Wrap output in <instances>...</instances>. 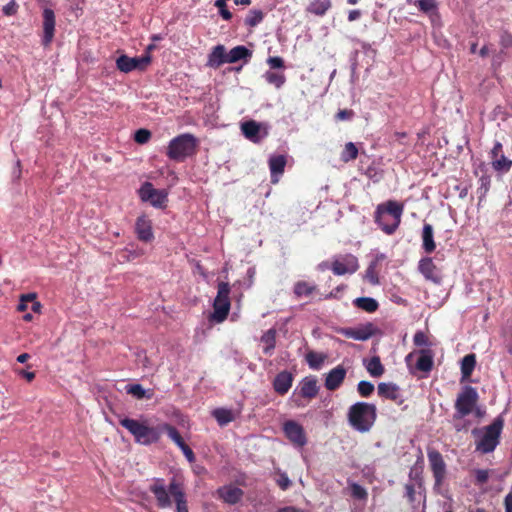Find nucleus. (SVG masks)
Segmentation results:
<instances>
[{
	"mask_svg": "<svg viewBox=\"0 0 512 512\" xmlns=\"http://www.w3.org/2000/svg\"><path fill=\"white\" fill-rule=\"evenodd\" d=\"M149 490L155 496L159 508L165 509L171 507V497H173L176 503V512H188L183 486L174 478L170 481L168 487H166L164 479L155 478Z\"/></svg>",
	"mask_w": 512,
	"mask_h": 512,
	"instance_id": "f257e3e1",
	"label": "nucleus"
},
{
	"mask_svg": "<svg viewBox=\"0 0 512 512\" xmlns=\"http://www.w3.org/2000/svg\"><path fill=\"white\" fill-rule=\"evenodd\" d=\"M404 204L395 200H388L377 205L374 213V221L387 235H392L401 223Z\"/></svg>",
	"mask_w": 512,
	"mask_h": 512,
	"instance_id": "f03ea898",
	"label": "nucleus"
},
{
	"mask_svg": "<svg viewBox=\"0 0 512 512\" xmlns=\"http://www.w3.org/2000/svg\"><path fill=\"white\" fill-rule=\"evenodd\" d=\"M377 418V408L373 403L356 402L347 412L349 425L360 433H366L374 426Z\"/></svg>",
	"mask_w": 512,
	"mask_h": 512,
	"instance_id": "7ed1b4c3",
	"label": "nucleus"
},
{
	"mask_svg": "<svg viewBox=\"0 0 512 512\" xmlns=\"http://www.w3.org/2000/svg\"><path fill=\"white\" fill-rule=\"evenodd\" d=\"M503 426L504 420L501 416H498L490 425L482 429L475 428L472 434L478 439L476 450L484 454L493 452L499 444Z\"/></svg>",
	"mask_w": 512,
	"mask_h": 512,
	"instance_id": "20e7f679",
	"label": "nucleus"
},
{
	"mask_svg": "<svg viewBox=\"0 0 512 512\" xmlns=\"http://www.w3.org/2000/svg\"><path fill=\"white\" fill-rule=\"evenodd\" d=\"M198 141L190 133L181 134L173 138L167 147V156L174 161H183L195 153Z\"/></svg>",
	"mask_w": 512,
	"mask_h": 512,
	"instance_id": "39448f33",
	"label": "nucleus"
},
{
	"mask_svg": "<svg viewBox=\"0 0 512 512\" xmlns=\"http://www.w3.org/2000/svg\"><path fill=\"white\" fill-rule=\"evenodd\" d=\"M120 424L126 428L140 444L148 445L158 439V433L154 428L138 420L123 418L120 420Z\"/></svg>",
	"mask_w": 512,
	"mask_h": 512,
	"instance_id": "423d86ee",
	"label": "nucleus"
},
{
	"mask_svg": "<svg viewBox=\"0 0 512 512\" xmlns=\"http://www.w3.org/2000/svg\"><path fill=\"white\" fill-rule=\"evenodd\" d=\"M230 285L227 282H220L217 287V295L213 302V312L210 319L221 323L223 322L230 311Z\"/></svg>",
	"mask_w": 512,
	"mask_h": 512,
	"instance_id": "0eeeda50",
	"label": "nucleus"
},
{
	"mask_svg": "<svg viewBox=\"0 0 512 512\" xmlns=\"http://www.w3.org/2000/svg\"><path fill=\"white\" fill-rule=\"evenodd\" d=\"M478 402V393L472 386H465L455 401V418L463 419L474 410Z\"/></svg>",
	"mask_w": 512,
	"mask_h": 512,
	"instance_id": "6e6552de",
	"label": "nucleus"
},
{
	"mask_svg": "<svg viewBox=\"0 0 512 512\" xmlns=\"http://www.w3.org/2000/svg\"><path fill=\"white\" fill-rule=\"evenodd\" d=\"M139 196L142 201L149 202L155 208H164L168 201V192L155 189L150 182H145L141 186Z\"/></svg>",
	"mask_w": 512,
	"mask_h": 512,
	"instance_id": "1a4fd4ad",
	"label": "nucleus"
},
{
	"mask_svg": "<svg viewBox=\"0 0 512 512\" xmlns=\"http://www.w3.org/2000/svg\"><path fill=\"white\" fill-rule=\"evenodd\" d=\"M151 62L149 54L140 57H128L121 55L116 60L117 69L123 73H129L133 70H144Z\"/></svg>",
	"mask_w": 512,
	"mask_h": 512,
	"instance_id": "9d476101",
	"label": "nucleus"
},
{
	"mask_svg": "<svg viewBox=\"0 0 512 512\" xmlns=\"http://www.w3.org/2000/svg\"><path fill=\"white\" fill-rule=\"evenodd\" d=\"M359 268L358 259L352 254L340 255L334 258L331 269L335 275L353 274Z\"/></svg>",
	"mask_w": 512,
	"mask_h": 512,
	"instance_id": "9b49d317",
	"label": "nucleus"
},
{
	"mask_svg": "<svg viewBox=\"0 0 512 512\" xmlns=\"http://www.w3.org/2000/svg\"><path fill=\"white\" fill-rule=\"evenodd\" d=\"M240 129L242 134L254 143H259L268 135L266 127L254 120L241 123Z\"/></svg>",
	"mask_w": 512,
	"mask_h": 512,
	"instance_id": "f8f14e48",
	"label": "nucleus"
},
{
	"mask_svg": "<svg viewBox=\"0 0 512 512\" xmlns=\"http://www.w3.org/2000/svg\"><path fill=\"white\" fill-rule=\"evenodd\" d=\"M283 431L286 437L296 446L303 447L307 443V438L303 427L293 420H288L283 424Z\"/></svg>",
	"mask_w": 512,
	"mask_h": 512,
	"instance_id": "ddd939ff",
	"label": "nucleus"
},
{
	"mask_svg": "<svg viewBox=\"0 0 512 512\" xmlns=\"http://www.w3.org/2000/svg\"><path fill=\"white\" fill-rule=\"evenodd\" d=\"M427 456L435 478V485L440 486L446 473V465L443 457L437 450H429Z\"/></svg>",
	"mask_w": 512,
	"mask_h": 512,
	"instance_id": "4468645a",
	"label": "nucleus"
},
{
	"mask_svg": "<svg viewBox=\"0 0 512 512\" xmlns=\"http://www.w3.org/2000/svg\"><path fill=\"white\" fill-rule=\"evenodd\" d=\"M375 327L372 323H366L356 328H344L340 333L350 339L357 341H366L375 334Z\"/></svg>",
	"mask_w": 512,
	"mask_h": 512,
	"instance_id": "2eb2a0df",
	"label": "nucleus"
},
{
	"mask_svg": "<svg viewBox=\"0 0 512 512\" xmlns=\"http://www.w3.org/2000/svg\"><path fill=\"white\" fill-rule=\"evenodd\" d=\"M492 167L499 172H508L512 167V160L502 153V144L496 142L491 150Z\"/></svg>",
	"mask_w": 512,
	"mask_h": 512,
	"instance_id": "dca6fc26",
	"label": "nucleus"
},
{
	"mask_svg": "<svg viewBox=\"0 0 512 512\" xmlns=\"http://www.w3.org/2000/svg\"><path fill=\"white\" fill-rule=\"evenodd\" d=\"M418 269L426 280L439 284L442 280L441 272L434 264L432 258L426 257L419 261Z\"/></svg>",
	"mask_w": 512,
	"mask_h": 512,
	"instance_id": "f3484780",
	"label": "nucleus"
},
{
	"mask_svg": "<svg viewBox=\"0 0 512 512\" xmlns=\"http://www.w3.org/2000/svg\"><path fill=\"white\" fill-rule=\"evenodd\" d=\"M55 14L52 9L45 8L43 11V45H49L54 37Z\"/></svg>",
	"mask_w": 512,
	"mask_h": 512,
	"instance_id": "a211bd4d",
	"label": "nucleus"
},
{
	"mask_svg": "<svg viewBox=\"0 0 512 512\" xmlns=\"http://www.w3.org/2000/svg\"><path fill=\"white\" fill-rule=\"evenodd\" d=\"M346 372V369L341 365H338L330 370L325 378L326 389L329 391L338 389L345 379Z\"/></svg>",
	"mask_w": 512,
	"mask_h": 512,
	"instance_id": "6ab92c4d",
	"label": "nucleus"
},
{
	"mask_svg": "<svg viewBox=\"0 0 512 512\" xmlns=\"http://www.w3.org/2000/svg\"><path fill=\"white\" fill-rule=\"evenodd\" d=\"M377 392L380 397L402 403L400 387L392 382H381L378 384Z\"/></svg>",
	"mask_w": 512,
	"mask_h": 512,
	"instance_id": "aec40b11",
	"label": "nucleus"
},
{
	"mask_svg": "<svg viewBox=\"0 0 512 512\" xmlns=\"http://www.w3.org/2000/svg\"><path fill=\"white\" fill-rule=\"evenodd\" d=\"M135 231L139 240L150 242L154 238L152 223L146 216H140L136 220Z\"/></svg>",
	"mask_w": 512,
	"mask_h": 512,
	"instance_id": "412c9836",
	"label": "nucleus"
},
{
	"mask_svg": "<svg viewBox=\"0 0 512 512\" xmlns=\"http://www.w3.org/2000/svg\"><path fill=\"white\" fill-rule=\"evenodd\" d=\"M218 496L227 504H237L243 497V490L232 486H223L217 490Z\"/></svg>",
	"mask_w": 512,
	"mask_h": 512,
	"instance_id": "4be33fe9",
	"label": "nucleus"
},
{
	"mask_svg": "<svg viewBox=\"0 0 512 512\" xmlns=\"http://www.w3.org/2000/svg\"><path fill=\"white\" fill-rule=\"evenodd\" d=\"M293 383V376L288 371L278 373L273 381V388L275 392L280 395L286 394L291 388Z\"/></svg>",
	"mask_w": 512,
	"mask_h": 512,
	"instance_id": "5701e85b",
	"label": "nucleus"
},
{
	"mask_svg": "<svg viewBox=\"0 0 512 512\" xmlns=\"http://www.w3.org/2000/svg\"><path fill=\"white\" fill-rule=\"evenodd\" d=\"M224 63H228V56L224 45L219 44L208 55L207 65L212 68H218Z\"/></svg>",
	"mask_w": 512,
	"mask_h": 512,
	"instance_id": "b1692460",
	"label": "nucleus"
},
{
	"mask_svg": "<svg viewBox=\"0 0 512 512\" xmlns=\"http://www.w3.org/2000/svg\"><path fill=\"white\" fill-rule=\"evenodd\" d=\"M300 395L307 399H312L317 396L319 387L317 379L314 376H308L300 382Z\"/></svg>",
	"mask_w": 512,
	"mask_h": 512,
	"instance_id": "393cba45",
	"label": "nucleus"
},
{
	"mask_svg": "<svg viewBox=\"0 0 512 512\" xmlns=\"http://www.w3.org/2000/svg\"><path fill=\"white\" fill-rule=\"evenodd\" d=\"M286 165L284 155H274L269 158V168L271 172L272 183L278 182V177L283 174Z\"/></svg>",
	"mask_w": 512,
	"mask_h": 512,
	"instance_id": "a878e982",
	"label": "nucleus"
},
{
	"mask_svg": "<svg viewBox=\"0 0 512 512\" xmlns=\"http://www.w3.org/2000/svg\"><path fill=\"white\" fill-rule=\"evenodd\" d=\"M433 364V352L430 349L420 350L416 362V370L428 373L432 370Z\"/></svg>",
	"mask_w": 512,
	"mask_h": 512,
	"instance_id": "bb28decb",
	"label": "nucleus"
},
{
	"mask_svg": "<svg viewBox=\"0 0 512 512\" xmlns=\"http://www.w3.org/2000/svg\"><path fill=\"white\" fill-rule=\"evenodd\" d=\"M422 241H423V249L426 253H432L435 248L434 236H433V227L431 224L425 223L422 230Z\"/></svg>",
	"mask_w": 512,
	"mask_h": 512,
	"instance_id": "cd10ccee",
	"label": "nucleus"
},
{
	"mask_svg": "<svg viewBox=\"0 0 512 512\" xmlns=\"http://www.w3.org/2000/svg\"><path fill=\"white\" fill-rule=\"evenodd\" d=\"M228 63H236L240 60H247L252 56V52L245 46L239 45L232 48L228 53Z\"/></svg>",
	"mask_w": 512,
	"mask_h": 512,
	"instance_id": "c85d7f7f",
	"label": "nucleus"
},
{
	"mask_svg": "<svg viewBox=\"0 0 512 512\" xmlns=\"http://www.w3.org/2000/svg\"><path fill=\"white\" fill-rule=\"evenodd\" d=\"M331 5V0H311L307 11L317 16H323L331 8Z\"/></svg>",
	"mask_w": 512,
	"mask_h": 512,
	"instance_id": "c756f323",
	"label": "nucleus"
},
{
	"mask_svg": "<svg viewBox=\"0 0 512 512\" xmlns=\"http://www.w3.org/2000/svg\"><path fill=\"white\" fill-rule=\"evenodd\" d=\"M261 342L264 344L263 352L266 355H272L276 345V330L271 328L267 330L261 337Z\"/></svg>",
	"mask_w": 512,
	"mask_h": 512,
	"instance_id": "7c9ffc66",
	"label": "nucleus"
},
{
	"mask_svg": "<svg viewBox=\"0 0 512 512\" xmlns=\"http://www.w3.org/2000/svg\"><path fill=\"white\" fill-rule=\"evenodd\" d=\"M353 304L368 313L375 312L378 309V302L371 297H359L353 301Z\"/></svg>",
	"mask_w": 512,
	"mask_h": 512,
	"instance_id": "2f4dec72",
	"label": "nucleus"
},
{
	"mask_svg": "<svg viewBox=\"0 0 512 512\" xmlns=\"http://www.w3.org/2000/svg\"><path fill=\"white\" fill-rule=\"evenodd\" d=\"M476 365V356L475 354H467L461 360V374L463 378H468L471 376Z\"/></svg>",
	"mask_w": 512,
	"mask_h": 512,
	"instance_id": "473e14b6",
	"label": "nucleus"
},
{
	"mask_svg": "<svg viewBox=\"0 0 512 512\" xmlns=\"http://www.w3.org/2000/svg\"><path fill=\"white\" fill-rule=\"evenodd\" d=\"M212 415L220 426L227 425L234 420L233 412L225 408H217L213 410Z\"/></svg>",
	"mask_w": 512,
	"mask_h": 512,
	"instance_id": "72a5a7b5",
	"label": "nucleus"
},
{
	"mask_svg": "<svg viewBox=\"0 0 512 512\" xmlns=\"http://www.w3.org/2000/svg\"><path fill=\"white\" fill-rule=\"evenodd\" d=\"M263 77L267 83L273 85L277 89L281 88L286 82V76L284 73L274 72L271 70L266 71Z\"/></svg>",
	"mask_w": 512,
	"mask_h": 512,
	"instance_id": "f704fd0d",
	"label": "nucleus"
},
{
	"mask_svg": "<svg viewBox=\"0 0 512 512\" xmlns=\"http://www.w3.org/2000/svg\"><path fill=\"white\" fill-rule=\"evenodd\" d=\"M366 369L369 372V374L372 377H380L383 375L385 369L382 365L380 358L378 356L372 357L367 363H366Z\"/></svg>",
	"mask_w": 512,
	"mask_h": 512,
	"instance_id": "c9c22d12",
	"label": "nucleus"
},
{
	"mask_svg": "<svg viewBox=\"0 0 512 512\" xmlns=\"http://www.w3.org/2000/svg\"><path fill=\"white\" fill-rule=\"evenodd\" d=\"M326 358L327 356L325 354L314 351H310L306 354V361L309 367L313 370H319Z\"/></svg>",
	"mask_w": 512,
	"mask_h": 512,
	"instance_id": "e433bc0d",
	"label": "nucleus"
},
{
	"mask_svg": "<svg viewBox=\"0 0 512 512\" xmlns=\"http://www.w3.org/2000/svg\"><path fill=\"white\" fill-rule=\"evenodd\" d=\"M126 392L137 399H150L153 395L151 391H146L140 384H130L126 386Z\"/></svg>",
	"mask_w": 512,
	"mask_h": 512,
	"instance_id": "4c0bfd02",
	"label": "nucleus"
},
{
	"mask_svg": "<svg viewBox=\"0 0 512 512\" xmlns=\"http://www.w3.org/2000/svg\"><path fill=\"white\" fill-rule=\"evenodd\" d=\"M316 290L314 284H310L306 281H299L294 286V293L297 297L309 296Z\"/></svg>",
	"mask_w": 512,
	"mask_h": 512,
	"instance_id": "58836bf2",
	"label": "nucleus"
},
{
	"mask_svg": "<svg viewBox=\"0 0 512 512\" xmlns=\"http://www.w3.org/2000/svg\"><path fill=\"white\" fill-rule=\"evenodd\" d=\"M414 5L418 7V9L426 14L434 13L438 10L437 0H416L414 1Z\"/></svg>",
	"mask_w": 512,
	"mask_h": 512,
	"instance_id": "ea45409f",
	"label": "nucleus"
},
{
	"mask_svg": "<svg viewBox=\"0 0 512 512\" xmlns=\"http://www.w3.org/2000/svg\"><path fill=\"white\" fill-rule=\"evenodd\" d=\"M264 14L259 9L250 10L245 18V25L249 27H255L262 22Z\"/></svg>",
	"mask_w": 512,
	"mask_h": 512,
	"instance_id": "a19ab883",
	"label": "nucleus"
},
{
	"mask_svg": "<svg viewBox=\"0 0 512 512\" xmlns=\"http://www.w3.org/2000/svg\"><path fill=\"white\" fill-rule=\"evenodd\" d=\"M358 156V149L353 142L346 143L342 154L341 160L344 162H349L351 160H355Z\"/></svg>",
	"mask_w": 512,
	"mask_h": 512,
	"instance_id": "79ce46f5",
	"label": "nucleus"
},
{
	"mask_svg": "<svg viewBox=\"0 0 512 512\" xmlns=\"http://www.w3.org/2000/svg\"><path fill=\"white\" fill-rule=\"evenodd\" d=\"M168 437L180 448H184L187 444L184 442L183 438L181 437L178 430L171 426V425H165L164 427Z\"/></svg>",
	"mask_w": 512,
	"mask_h": 512,
	"instance_id": "37998d69",
	"label": "nucleus"
},
{
	"mask_svg": "<svg viewBox=\"0 0 512 512\" xmlns=\"http://www.w3.org/2000/svg\"><path fill=\"white\" fill-rule=\"evenodd\" d=\"M422 469L421 467L413 466L409 471V482L417 484V487L420 490L423 489V479H422Z\"/></svg>",
	"mask_w": 512,
	"mask_h": 512,
	"instance_id": "c03bdc74",
	"label": "nucleus"
},
{
	"mask_svg": "<svg viewBox=\"0 0 512 512\" xmlns=\"http://www.w3.org/2000/svg\"><path fill=\"white\" fill-rule=\"evenodd\" d=\"M374 389V385L365 380L360 381L357 385V391L362 397H369L373 393Z\"/></svg>",
	"mask_w": 512,
	"mask_h": 512,
	"instance_id": "a18cd8bd",
	"label": "nucleus"
},
{
	"mask_svg": "<svg viewBox=\"0 0 512 512\" xmlns=\"http://www.w3.org/2000/svg\"><path fill=\"white\" fill-rule=\"evenodd\" d=\"M151 132L147 129H139L135 132L134 140L139 144H145L149 141Z\"/></svg>",
	"mask_w": 512,
	"mask_h": 512,
	"instance_id": "49530a36",
	"label": "nucleus"
},
{
	"mask_svg": "<svg viewBox=\"0 0 512 512\" xmlns=\"http://www.w3.org/2000/svg\"><path fill=\"white\" fill-rule=\"evenodd\" d=\"M215 6L219 9V13L225 20L232 18L231 12L226 8V0H216Z\"/></svg>",
	"mask_w": 512,
	"mask_h": 512,
	"instance_id": "de8ad7c7",
	"label": "nucleus"
},
{
	"mask_svg": "<svg viewBox=\"0 0 512 512\" xmlns=\"http://www.w3.org/2000/svg\"><path fill=\"white\" fill-rule=\"evenodd\" d=\"M417 490H419L417 484L407 483L405 485V495L408 498L409 502L414 503L416 501Z\"/></svg>",
	"mask_w": 512,
	"mask_h": 512,
	"instance_id": "09e8293b",
	"label": "nucleus"
},
{
	"mask_svg": "<svg viewBox=\"0 0 512 512\" xmlns=\"http://www.w3.org/2000/svg\"><path fill=\"white\" fill-rule=\"evenodd\" d=\"M351 495L356 499H365L367 492L361 485L354 483L351 485Z\"/></svg>",
	"mask_w": 512,
	"mask_h": 512,
	"instance_id": "8fccbe9b",
	"label": "nucleus"
},
{
	"mask_svg": "<svg viewBox=\"0 0 512 512\" xmlns=\"http://www.w3.org/2000/svg\"><path fill=\"white\" fill-rule=\"evenodd\" d=\"M376 262H371L366 270V277L372 284H378V277L376 275Z\"/></svg>",
	"mask_w": 512,
	"mask_h": 512,
	"instance_id": "3c124183",
	"label": "nucleus"
},
{
	"mask_svg": "<svg viewBox=\"0 0 512 512\" xmlns=\"http://www.w3.org/2000/svg\"><path fill=\"white\" fill-rule=\"evenodd\" d=\"M267 64L270 69H281L284 68V60L279 56H272L267 59Z\"/></svg>",
	"mask_w": 512,
	"mask_h": 512,
	"instance_id": "603ef678",
	"label": "nucleus"
},
{
	"mask_svg": "<svg viewBox=\"0 0 512 512\" xmlns=\"http://www.w3.org/2000/svg\"><path fill=\"white\" fill-rule=\"evenodd\" d=\"M413 342L416 346L428 345V338L422 331H418L414 334Z\"/></svg>",
	"mask_w": 512,
	"mask_h": 512,
	"instance_id": "864d4df0",
	"label": "nucleus"
},
{
	"mask_svg": "<svg viewBox=\"0 0 512 512\" xmlns=\"http://www.w3.org/2000/svg\"><path fill=\"white\" fill-rule=\"evenodd\" d=\"M475 478L478 484H484L489 479V471L486 469H478L475 471Z\"/></svg>",
	"mask_w": 512,
	"mask_h": 512,
	"instance_id": "5fc2aeb1",
	"label": "nucleus"
},
{
	"mask_svg": "<svg viewBox=\"0 0 512 512\" xmlns=\"http://www.w3.org/2000/svg\"><path fill=\"white\" fill-rule=\"evenodd\" d=\"M276 482L282 490H287L291 485V481L286 473H280Z\"/></svg>",
	"mask_w": 512,
	"mask_h": 512,
	"instance_id": "6e6d98bb",
	"label": "nucleus"
},
{
	"mask_svg": "<svg viewBox=\"0 0 512 512\" xmlns=\"http://www.w3.org/2000/svg\"><path fill=\"white\" fill-rule=\"evenodd\" d=\"M452 421H453V426H454L455 430L458 431V432L462 431V430H466L468 428L469 423L466 422L464 420V418L463 419H456L455 418V413L453 414Z\"/></svg>",
	"mask_w": 512,
	"mask_h": 512,
	"instance_id": "4d7b16f0",
	"label": "nucleus"
},
{
	"mask_svg": "<svg viewBox=\"0 0 512 512\" xmlns=\"http://www.w3.org/2000/svg\"><path fill=\"white\" fill-rule=\"evenodd\" d=\"M353 115L354 112L352 110L344 109L338 111V113L336 114V119L339 121L350 120L353 117Z\"/></svg>",
	"mask_w": 512,
	"mask_h": 512,
	"instance_id": "13d9d810",
	"label": "nucleus"
},
{
	"mask_svg": "<svg viewBox=\"0 0 512 512\" xmlns=\"http://www.w3.org/2000/svg\"><path fill=\"white\" fill-rule=\"evenodd\" d=\"M16 12L17 4L15 3V1H11L3 7V13L7 16L14 15L16 14Z\"/></svg>",
	"mask_w": 512,
	"mask_h": 512,
	"instance_id": "bf43d9fd",
	"label": "nucleus"
},
{
	"mask_svg": "<svg viewBox=\"0 0 512 512\" xmlns=\"http://www.w3.org/2000/svg\"><path fill=\"white\" fill-rule=\"evenodd\" d=\"M181 451L183 452V454L186 457V459L188 460V462L192 463L195 461V454L188 445H186L184 448H182Z\"/></svg>",
	"mask_w": 512,
	"mask_h": 512,
	"instance_id": "052dcab7",
	"label": "nucleus"
},
{
	"mask_svg": "<svg viewBox=\"0 0 512 512\" xmlns=\"http://www.w3.org/2000/svg\"><path fill=\"white\" fill-rule=\"evenodd\" d=\"M362 15V12L358 9L350 10L348 13V21L353 22L358 20Z\"/></svg>",
	"mask_w": 512,
	"mask_h": 512,
	"instance_id": "680f3d73",
	"label": "nucleus"
},
{
	"mask_svg": "<svg viewBox=\"0 0 512 512\" xmlns=\"http://www.w3.org/2000/svg\"><path fill=\"white\" fill-rule=\"evenodd\" d=\"M505 512H512V491L506 495L504 500Z\"/></svg>",
	"mask_w": 512,
	"mask_h": 512,
	"instance_id": "e2e57ef3",
	"label": "nucleus"
},
{
	"mask_svg": "<svg viewBox=\"0 0 512 512\" xmlns=\"http://www.w3.org/2000/svg\"><path fill=\"white\" fill-rule=\"evenodd\" d=\"M18 374L22 377H24L27 381H32L35 378V373L26 371V370H20Z\"/></svg>",
	"mask_w": 512,
	"mask_h": 512,
	"instance_id": "0e129e2a",
	"label": "nucleus"
},
{
	"mask_svg": "<svg viewBox=\"0 0 512 512\" xmlns=\"http://www.w3.org/2000/svg\"><path fill=\"white\" fill-rule=\"evenodd\" d=\"M35 299H36V294L35 293L23 294L20 297L21 302H26L27 304L31 303V301H33Z\"/></svg>",
	"mask_w": 512,
	"mask_h": 512,
	"instance_id": "69168bd1",
	"label": "nucleus"
},
{
	"mask_svg": "<svg viewBox=\"0 0 512 512\" xmlns=\"http://www.w3.org/2000/svg\"><path fill=\"white\" fill-rule=\"evenodd\" d=\"M41 303L39 301H37L36 299L31 301V310L35 313H40L41 311Z\"/></svg>",
	"mask_w": 512,
	"mask_h": 512,
	"instance_id": "338daca9",
	"label": "nucleus"
},
{
	"mask_svg": "<svg viewBox=\"0 0 512 512\" xmlns=\"http://www.w3.org/2000/svg\"><path fill=\"white\" fill-rule=\"evenodd\" d=\"M278 512H304V511L301 509L289 506V507H284V508L279 509Z\"/></svg>",
	"mask_w": 512,
	"mask_h": 512,
	"instance_id": "774afa93",
	"label": "nucleus"
}]
</instances>
